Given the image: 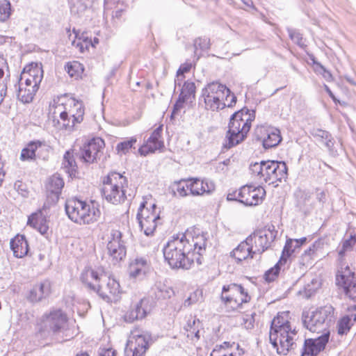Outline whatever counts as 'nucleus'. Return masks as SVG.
Wrapping results in <instances>:
<instances>
[{"label": "nucleus", "mask_w": 356, "mask_h": 356, "mask_svg": "<svg viewBox=\"0 0 356 356\" xmlns=\"http://www.w3.org/2000/svg\"><path fill=\"white\" fill-rule=\"evenodd\" d=\"M196 92V86L194 82L186 81L184 82L179 96L188 100L191 98L195 99Z\"/></svg>", "instance_id": "obj_38"}, {"label": "nucleus", "mask_w": 356, "mask_h": 356, "mask_svg": "<svg viewBox=\"0 0 356 356\" xmlns=\"http://www.w3.org/2000/svg\"><path fill=\"white\" fill-rule=\"evenodd\" d=\"M194 48L196 50L198 49L204 50L209 47V40L207 38H198L194 41Z\"/></svg>", "instance_id": "obj_51"}, {"label": "nucleus", "mask_w": 356, "mask_h": 356, "mask_svg": "<svg viewBox=\"0 0 356 356\" xmlns=\"http://www.w3.org/2000/svg\"><path fill=\"white\" fill-rule=\"evenodd\" d=\"M250 299L251 297L241 284L232 283L222 287L221 300L226 305H230L233 309L250 302Z\"/></svg>", "instance_id": "obj_9"}, {"label": "nucleus", "mask_w": 356, "mask_h": 356, "mask_svg": "<svg viewBox=\"0 0 356 356\" xmlns=\"http://www.w3.org/2000/svg\"><path fill=\"white\" fill-rule=\"evenodd\" d=\"M93 0H74L71 7V12L78 15L82 14L92 5Z\"/></svg>", "instance_id": "obj_40"}, {"label": "nucleus", "mask_w": 356, "mask_h": 356, "mask_svg": "<svg viewBox=\"0 0 356 356\" xmlns=\"http://www.w3.org/2000/svg\"><path fill=\"white\" fill-rule=\"evenodd\" d=\"M351 318L349 316H345L343 318L340 319V321L338 322V334L340 335L346 334H347L350 327Z\"/></svg>", "instance_id": "obj_46"}, {"label": "nucleus", "mask_w": 356, "mask_h": 356, "mask_svg": "<svg viewBox=\"0 0 356 356\" xmlns=\"http://www.w3.org/2000/svg\"><path fill=\"white\" fill-rule=\"evenodd\" d=\"M250 236H252V241L254 240V241L255 250L254 252H255V253L258 252L259 254H261L270 247L268 243L266 241L261 234H255L254 231Z\"/></svg>", "instance_id": "obj_39"}, {"label": "nucleus", "mask_w": 356, "mask_h": 356, "mask_svg": "<svg viewBox=\"0 0 356 356\" xmlns=\"http://www.w3.org/2000/svg\"><path fill=\"white\" fill-rule=\"evenodd\" d=\"M126 178L118 172H111L104 179L101 189L102 196L113 204L124 202L127 199L124 184Z\"/></svg>", "instance_id": "obj_7"}, {"label": "nucleus", "mask_w": 356, "mask_h": 356, "mask_svg": "<svg viewBox=\"0 0 356 356\" xmlns=\"http://www.w3.org/2000/svg\"><path fill=\"white\" fill-rule=\"evenodd\" d=\"M286 314H278L271 321L269 339L279 355H286L296 346L297 332L292 329L290 322L285 318Z\"/></svg>", "instance_id": "obj_2"}, {"label": "nucleus", "mask_w": 356, "mask_h": 356, "mask_svg": "<svg viewBox=\"0 0 356 356\" xmlns=\"http://www.w3.org/2000/svg\"><path fill=\"white\" fill-rule=\"evenodd\" d=\"M148 270V264L146 259L136 258L129 266V276L131 278L142 280Z\"/></svg>", "instance_id": "obj_30"}, {"label": "nucleus", "mask_w": 356, "mask_h": 356, "mask_svg": "<svg viewBox=\"0 0 356 356\" xmlns=\"http://www.w3.org/2000/svg\"><path fill=\"white\" fill-rule=\"evenodd\" d=\"M238 196L239 202L245 206H256L262 202L266 196V191L262 186L245 185L240 188Z\"/></svg>", "instance_id": "obj_15"}, {"label": "nucleus", "mask_w": 356, "mask_h": 356, "mask_svg": "<svg viewBox=\"0 0 356 356\" xmlns=\"http://www.w3.org/2000/svg\"><path fill=\"white\" fill-rule=\"evenodd\" d=\"M225 107L226 106L232 107L236 102V97L235 96V95L234 93H232L230 91V95H229V97L228 98V101L225 100Z\"/></svg>", "instance_id": "obj_60"}, {"label": "nucleus", "mask_w": 356, "mask_h": 356, "mask_svg": "<svg viewBox=\"0 0 356 356\" xmlns=\"http://www.w3.org/2000/svg\"><path fill=\"white\" fill-rule=\"evenodd\" d=\"M74 106L76 109V113L72 114V120L70 122L68 118V114L66 111H62L60 113V118L63 121V126L66 130L71 131L74 129L76 123H81L83 120L84 109L82 106L81 103L75 102L73 99Z\"/></svg>", "instance_id": "obj_26"}, {"label": "nucleus", "mask_w": 356, "mask_h": 356, "mask_svg": "<svg viewBox=\"0 0 356 356\" xmlns=\"http://www.w3.org/2000/svg\"><path fill=\"white\" fill-rule=\"evenodd\" d=\"M191 67H192V64L191 63H185L181 65V66L179 67V68L178 69V70L177 72V80L175 81V86L176 85H178L179 86H181V83H177V81H179V77H181V76L182 77V79L184 78V74L188 72L191 70Z\"/></svg>", "instance_id": "obj_50"}, {"label": "nucleus", "mask_w": 356, "mask_h": 356, "mask_svg": "<svg viewBox=\"0 0 356 356\" xmlns=\"http://www.w3.org/2000/svg\"><path fill=\"white\" fill-rule=\"evenodd\" d=\"M100 356H116V351L112 349L104 350L102 353H100Z\"/></svg>", "instance_id": "obj_64"}, {"label": "nucleus", "mask_w": 356, "mask_h": 356, "mask_svg": "<svg viewBox=\"0 0 356 356\" xmlns=\"http://www.w3.org/2000/svg\"><path fill=\"white\" fill-rule=\"evenodd\" d=\"M295 250L296 249H294L293 245V239H287L285 245L284 246L279 263H286L288 258L292 254Z\"/></svg>", "instance_id": "obj_44"}, {"label": "nucleus", "mask_w": 356, "mask_h": 356, "mask_svg": "<svg viewBox=\"0 0 356 356\" xmlns=\"http://www.w3.org/2000/svg\"><path fill=\"white\" fill-rule=\"evenodd\" d=\"M252 236H249L245 241L241 242L232 252L231 255L239 264L248 257L253 258L255 252L252 251Z\"/></svg>", "instance_id": "obj_25"}, {"label": "nucleus", "mask_w": 356, "mask_h": 356, "mask_svg": "<svg viewBox=\"0 0 356 356\" xmlns=\"http://www.w3.org/2000/svg\"><path fill=\"white\" fill-rule=\"evenodd\" d=\"M27 225L37 229L41 234L44 235L49 230V221L41 211L31 214L27 221Z\"/></svg>", "instance_id": "obj_29"}, {"label": "nucleus", "mask_w": 356, "mask_h": 356, "mask_svg": "<svg viewBox=\"0 0 356 356\" xmlns=\"http://www.w3.org/2000/svg\"><path fill=\"white\" fill-rule=\"evenodd\" d=\"M43 71L38 63L31 62L24 67V79L25 85L31 86V89H26L28 94L24 95V103H29L39 88V85L42 79Z\"/></svg>", "instance_id": "obj_8"}, {"label": "nucleus", "mask_w": 356, "mask_h": 356, "mask_svg": "<svg viewBox=\"0 0 356 356\" xmlns=\"http://www.w3.org/2000/svg\"><path fill=\"white\" fill-rule=\"evenodd\" d=\"M215 190V185L213 182L204 180V185L203 186V193L210 194Z\"/></svg>", "instance_id": "obj_56"}, {"label": "nucleus", "mask_w": 356, "mask_h": 356, "mask_svg": "<svg viewBox=\"0 0 356 356\" xmlns=\"http://www.w3.org/2000/svg\"><path fill=\"white\" fill-rule=\"evenodd\" d=\"M303 326L312 332H324L334 321V308L330 305L321 307L313 312L304 311L302 314Z\"/></svg>", "instance_id": "obj_5"}, {"label": "nucleus", "mask_w": 356, "mask_h": 356, "mask_svg": "<svg viewBox=\"0 0 356 356\" xmlns=\"http://www.w3.org/2000/svg\"><path fill=\"white\" fill-rule=\"evenodd\" d=\"M49 146L39 140L30 141L24 147V161L46 160L49 156Z\"/></svg>", "instance_id": "obj_17"}, {"label": "nucleus", "mask_w": 356, "mask_h": 356, "mask_svg": "<svg viewBox=\"0 0 356 356\" xmlns=\"http://www.w3.org/2000/svg\"><path fill=\"white\" fill-rule=\"evenodd\" d=\"M102 280V274H99L92 268H86L80 275L81 282L90 291H97V284Z\"/></svg>", "instance_id": "obj_28"}, {"label": "nucleus", "mask_w": 356, "mask_h": 356, "mask_svg": "<svg viewBox=\"0 0 356 356\" xmlns=\"http://www.w3.org/2000/svg\"><path fill=\"white\" fill-rule=\"evenodd\" d=\"M329 339L330 331H327L316 339H305L301 356H316L325 349Z\"/></svg>", "instance_id": "obj_19"}, {"label": "nucleus", "mask_w": 356, "mask_h": 356, "mask_svg": "<svg viewBox=\"0 0 356 356\" xmlns=\"http://www.w3.org/2000/svg\"><path fill=\"white\" fill-rule=\"evenodd\" d=\"M336 284L343 290L346 296L356 302V273L348 266L338 270Z\"/></svg>", "instance_id": "obj_11"}, {"label": "nucleus", "mask_w": 356, "mask_h": 356, "mask_svg": "<svg viewBox=\"0 0 356 356\" xmlns=\"http://www.w3.org/2000/svg\"><path fill=\"white\" fill-rule=\"evenodd\" d=\"M162 131V125L154 130L147 140L146 144L139 148L138 152L141 155L146 156L149 152L153 153L164 147V143L161 139Z\"/></svg>", "instance_id": "obj_22"}, {"label": "nucleus", "mask_w": 356, "mask_h": 356, "mask_svg": "<svg viewBox=\"0 0 356 356\" xmlns=\"http://www.w3.org/2000/svg\"><path fill=\"white\" fill-rule=\"evenodd\" d=\"M186 183V188H189L190 193L194 196L203 195V186L204 180H200L197 178H192L187 180Z\"/></svg>", "instance_id": "obj_35"}, {"label": "nucleus", "mask_w": 356, "mask_h": 356, "mask_svg": "<svg viewBox=\"0 0 356 356\" xmlns=\"http://www.w3.org/2000/svg\"><path fill=\"white\" fill-rule=\"evenodd\" d=\"M288 177V168L284 161L270 160L267 177L264 182L273 184L286 180Z\"/></svg>", "instance_id": "obj_20"}, {"label": "nucleus", "mask_w": 356, "mask_h": 356, "mask_svg": "<svg viewBox=\"0 0 356 356\" xmlns=\"http://www.w3.org/2000/svg\"><path fill=\"white\" fill-rule=\"evenodd\" d=\"M22 181L20 180H17L14 184V190L18 193L19 195H21L22 191Z\"/></svg>", "instance_id": "obj_63"}, {"label": "nucleus", "mask_w": 356, "mask_h": 356, "mask_svg": "<svg viewBox=\"0 0 356 356\" xmlns=\"http://www.w3.org/2000/svg\"><path fill=\"white\" fill-rule=\"evenodd\" d=\"M136 143V138L131 137L129 139L119 143L116 146V151L120 154H126L132 147H134Z\"/></svg>", "instance_id": "obj_42"}, {"label": "nucleus", "mask_w": 356, "mask_h": 356, "mask_svg": "<svg viewBox=\"0 0 356 356\" xmlns=\"http://www.w3.org/2000/svg\"><path fill=\"white\" fill-rule=\"evenodd\" d=\"M43 321L46 326L53 332L60 330L67 321L66 314L61 309H53L43 316Z\"/></svg>", "instance_id": "obj_23"}, {"label": "nucleus", "mask_w": 356, "mask_h": 356, "mask_svg": "<svg viewBox=\"0 0 356 356\" xmlns=\"http://www.w3.org/2000/svg\"><path fill=\"white\" fill-rule=\"evenodd\" d=\"M200 324V321L199 319H194L193 321V325H191L189 323L188 324V326L189 327L188 329H186V330L188 332V336L190 334H193L198 329V325Z\"/></svg>", "instance_id": "obj_57"}, {"label": "nucleus", "mask_w": 356, "mask_h": 356, "mask_svg": "<svg viewBox=\"0 0 356 356\" xmlns=\"http://www.w3.org/2000/svg\"><path fill=\"white\" fill-rule=\"evenodd\" d=\"M230 89L225 85L213 81L207 83L202 89L199 99L200 104L204 102L206 110L218 111L225 108V101H228Z\"/></svg>", "instance_id": "obj_4"}, {"label": "nucleus", "mask_w": 356, "mask_h": 356, "mask_svg": "<svg viewBox=\"0 0 356 356\" xmlns=\"http://www.w3.org/2000/svg\"><path fill=\"white\" fill-rule=\"evenodd\" d=\"M8 66L4 58L0 55V104L7 90V79L9 77Z\"/></svg>", "instance_id": "obj_32"}, {"label": "nucleus", "mask_w": 356, "mask_h": 356, "mask_svg": "<svg viewBox=\"0 0 356 356\" xmlns=\"http://www.w3.org/2000/svg\"><path fill=\"white\" fill-rule=\"evenodd\" d=\"M287 31L289 33V36L291 40L298 44L300 47H303L304 43L302 42V34L297 30L288 28Z\"/></svg>", "instance_id": "obj_48"}, {"label": "nucleus", "mask_w": 356, "mask_h": 356, "mask_svg": "<svg viewBox=\"0 0 356 356\" xmlns=\"http://www.w3.org/2000/svg\"><path fill=\"white\" fill-rule=\"evenodd\" d=\"M10 15V3L8 0H0V22L6 21Z\"/></svg>", "instance_id": "obj_47"}, {"label": "nucleus", "mask_w": 356, "mask_h": 356, "mask_svg": "<svg viewBox=\"0 0 356 356\" xmlns=\"http://www.w3.org/2000/svg\"><path fill=\"white\" fill-rule=\"evenodd\" d=\"M145 202L140 204L136 218L140 230L143 231L146 236H151L154 234L160 218L159 214L151 212L147 209H145Z\"/></svg>", "instance_id": "obj_14"}, {"label": "nucleus", "mask_w": 356, "mask_h": 356, "mask_svg": "<svg viewBox=\"0 0 356 356\" xmlns=\"http://www.w3.org/2000/svg\"><path fill=\"white\" fill-rule=\"evenodd\" d=\"M64 186V181L62 178L57 175H53L49 179L47 184V201L51 204H56Z\"/></svg>", "instance_id": "obj_24"}, {"label": "nucleus", "mask_w": 356, "mask_h": 356, "mask_svg": "<svg viewBox=\"0 0 356 356\" xmlns=\"http://www.w3.org/2000/svg\"><path fill=\"white\" fill-rule=\"evenodd\" d=\"M277 233L278 232L275 229V225L272 224L266 225L263 229L255 231V234H261L270 246L276 238Z\"/></svg>", "instance_id": "obj_34"}, {"label": "nucleus", "mask_w": 356, "mask_h": 356, "mask_svg": "<svg viewBox=\"0 0 356 356\" xmlns=\"http://www.w3.org/2000/svg\"><path fill=\"white\" fill-rule=\"evenodd\" d=\"M186 100L179 95V98L174 105L172 112V116L175 115L178 111L183 108L184 104Z\"/></svg>", "instance_id": "obj_55"}, {"label": "nucleus", "mask_w": 356, "mask_h": 356, "mask_svg": "<svg viewBox=\"0 0 356 356\" xmlns=\"http://www.w3.org/2000/svg\"><path fill=\"white\" fill-rule=\"evenodd\" d=\"M96 293L107 302L116 301L120 293V286L115 279L102 275V281L97 284Z\"/></svg>", "instance_id": "obj_13"}, {"label": "nucleus", "mask_w": 356, "mask_h": 356, "mask_svg": "<svg viewBox=\"0 0 356 356\" xmlns=\"http://www.w3.org/2000/svg\"><path fill=\"white\" fill-rule=\"evenodd\" d=\"M186 181L187 180L181 179L174 182L173 185L171 186L173 196L175 197L177 193L181 197H186L188 195L187 191L189 190V188H186V184H184Z\"/></svg>", "instance_id": "obj_41"}, {"label": "nucleus", "mask_w": 356, "mask_h": 356, "mask_svg": "<svg viewBox=\"0 0 356 356\" xmlns=\"http://www.w3.org/2000/svg\"><path fill=\"white\" fill-rule=\"evenodd\" d=\"M107 250L109 255L116 261H121L126 256V248L122 241V233L112 229L108 238Z\"/></svg>", "instance_id": "obj_18"}, {"label": "nucleus", "mask_w": 356, "mask_h": 356, "mask_svg": "<svg viewBox=\"0 0 356 356\" xmlns=\"http://www.w3.org/2000/svg\"><path fill=\"white\" fill-rule=\"evenodd\" d=\"M62 165L65 172L69 173L70 176L76 172V164L73 154L70 151L65 152Z\"/></svg>", "instance_id": "obj_36"}, {"label": "nucleus", "mask_w": 356, "mask_h": 356, "mask_svg": "<svg viewBox=\"0 0 356 356\" xmlns=\"http://www.w3.org/2000/svg\"><path fill=\"white\" fill-rule=\"evenodd\" d=\"M255 313L245 314L243 317V325L246 329H252L254 327Z\"/></svg>", "instance_id": "obj_52"}, {"label": "nucleus", "mask_w": 356, "mask_h": 356, "mask_svg": "<svg viewBox=\"0 0 356 356\" xmlns=\"http://www.w3.org/2000/svg\"><path fill=\"white\" fill-rule=\"evenodd\" d=\"M147 299H141L136 305L132 306L124 316L127 323H133L134 321L142 320L146 317L148 312L147 309Z\"/></svg>", "instance_id": "obj_27"}, {"label": "nucleus", "mask_w": 356, "mask_h": 356, "mask_svg": "<svg viewBox=\"0 0 356 356\" xmlns=\"http://www.w3.org/2000/svg\"><path fill=\"white\" fill-rule=\"evenodd\" d=\"M307 241L306 237H302L298 239H293L294 249L299 248L302 245H303Z\"/></svg>", "instance_id": "obj_62"}, {"label": "nucleus", "mask_w": 356, "mask_h": 356, "mask_svg": "<svg viewBox=\"0 0 356 356\" xmlns=\"http://www.w3.org/2000/svg\"><path fill=\"white\" fill-rule=\"evenodd\" d=\"M51 293V282L46 280L34 285L28 292L26 299L31 303H37L48 298Z\"/></svg>", "instance_id": "obj_21"}, {"label": "nucleus", "mask_w": 356, "mask_h": 356, "mask_svg": "<svg viewBox=\"0 0 356 356\" xmlns=\"http://www.w3.org/2000/svg\"><path fill=\"white\" fill-rule=\"evenodd\" d=\"M207 242L204 234L195 237L189 234L173 236L163 248L164 259L172 269L188 270L195 262L201 265Z\"/></svg>", "instance_id": "obj_1"}, {"label": "nucleus", "mask_w": 356, "mask_h": 356, "mask_svg": "<svg viewBox=\"0 0 356 356\" xmlns=\"http://www.w3.org/2000/svg\"><path fill=\"white\" fill-rule=\"evenodd\" d=\"M323 243L321 241H316L312 245L306 250L302 254V259L304 262L312 263V260L319 257L318 251L322 249Z\"/></svg>", "instance_id": "obj_33"}, {"label": "nucleus", "mask_w": 356, "mask_h": 356, "mask_svg": "<svg viewBox=\"0 0 356 356\" xmlns=\"http://www.w3.org/2000/svg\"><path fill=\"white\" fill-rule=\"evenodd\" d=\"M65 70L71 77H77L83 72V67L80 63L74 61L67 63Z\"/></svg>", "instance_id": "obj_43"}, {"label": "nucleus", "mask_w": 356, "mask_h": 356, "mask_svg": "<svg viewBox=\"0 0 356 356\" xmlns=\"http://www.w3.org/2000/svg\"><path fill=\"white\" fill-rule=\"evenodd\" d=\"M316 199L323 205L327 201V193L319 188H315Z\"/></svg>", "instance_id": "obj_54"}, {"label": "nucleus", "mask_w": 356, "mask_h": 356, "mask_svg": "<svg viewBox=\"0 0 356 356\" xmlns=\"http://www.w3.org/2000/svg\"><path fill=\"white\" fill-rule=\"evenodd\" d=\"M151 335L143 331H134L128 340L125 349V356H143L149 348Z\"/></svg>", "instance_id": "obj_10"}, {"label": "nucleus", "mask_w": 356, "mask_h": 356, "mask_svg": "<svg viewBox=\"0 0 356 356\" xmlns=\"http://www.w3.org/2000/svg\"><path fill=\"white\" fill-rule=\"evenodd\" d=\"M65 211L69 218L76 223L90 224L99 216V210L93 205L76 198L70 199L65 203Z\"/></svg>", "instance_id": "obj_6"}, {"label": "nucleus", "mask_w": 356, "mask_h": 356, "mask_svg": "<svg viewBox=\"0 0 356 356\" xmlns=\"http://www.w3.org/2000/svg\"><path fill=\"white\" fill-rule=\"evenodd\" d=\"M227 199L229 201H232V200L238 201V199H239L238 191H233L232 193H229L227 194Z\"/></svg>", "instance_id": "obj_61"}, {"label": "nucleus", "mask_w": 356, "mask_h": 356, "mask_svg": "<svg viewBox=\"0 0 356 356\" xmlns=\"http://www.w3.org/2000/svg\"><path fill=\"white\" fill-rule=\"evenodd\" d=\"M249 170L252 176L261 181V175L262 170V163L261 162H255L250 163Z\"/></svg>", "instance_id": "obj_49"}, {"label": "nucleus", "mask_w": 356, "mask_h": 356, "mask_svg": "<svg viewBox=\"0 0 356 356\" xmlns=\"http://www.w3.org/2000/svg\"><path fill=\"white\" fill-rule=\"evenodd\" d=\"M10 248L16 258H22V235L17 234L10 241Z\"/></svg>", "instance_id": "obj_37"}, {"label": "nucleus", "mask_w": 356, "mask_h": 356, "mask_svg": "<svg viewBox=\"0 0 356 356\" xmlns=\"http://www.w3.org/2000/svg\"><path fill=\"white\" fill-rule=\"evenodd\" d=\"M356 243V235H350L348 239L344 240L342 242L341 247L343 250H351Z\"/></svg>", "instance_id": "obj_53"}, {"label": "nucleus", "mask_w": 356, "mask_h": 356, "mask_svg": "<svg viewBox=\"0 0 356 356\" xmlns=\"http://www.w3.org/2000/svg\"><path fill=\"white\" fill-rule=\"evenodd\" d=\"M254 112L243 108L235 112L230 118L228 131L226 134V142L223 147L230 149L243 141L249 132L251 123L254 119Z\"/></svg>", "instance_id": "obj_3"}, {"label": "nucleus", "mask_w": 356, "mask_h": 356, "mask_svg": "<svg viewBox=\"0 0 356 356\" xmlns=\"http://www.w3.org/2000/svg\"><path fill=\"white\" fill-rule=\"evenodd\" d=\"M283 264L278 261L273 268L264 273V277L267 282H271L276 280L280 271V266Z\"/></svg>", "instance_id": "obj_45"}, {"label": "nucleus", "mask_w": 356, "mask_h": 356, "mask_svg": "<svg viewBox=\"0 0 356 356\" xmlns=\"http://www.w3.org/2000/svg\"><path fill=\"white\" fill-rule=\"evenodd\" d=\"M254 137L258 141H261L265 149L277 147L282 141L280 131L275 127L258 126L254 131Z\"/></svg>", "instance_id": "obj_12"}, {"label": "nucleus", "mask_w": 356, "mask_h": 356, "mask_svg": "<svg viewBox=\"0 0 356 356\" xmlns=\"http://www.w3.org/2000/svg\"><path fill=\"white\" fill-rule=\"evenodd\" d=\"M311 134L318 142L323 143L331 154H334L335 152L334 149L335 140L329 131L320 129H314L311 131Z\"/></svg>", "instance_id": "obj_31"}, {"label": "nucleus", "mask_w": 356, "mask_h": 356, "mask_svg": "<svg viewBox=\"0 0 356 356\" xmlns=\"http://www.w3.org/2000/svg\"><path fill=\"white\" fill-rule=\"evenodd\" d=\"M104 141L100 138H94L85 144L80 150V159L85 163L97 161L104 147Z\"/></svg>", "instance_id": "obj_16"}, {"label": "nucleus", "mask_w": 356, "mask_h": 356, "mask_svg": "<svg viewBox=\"0 0 356 356\" xmlns=\"http://www.w3.org/2000/svg\"><path fill=\"white\" fill-rule=\"evenodd\" d=\"M269 162H270V160L261 161L262 170H261V181H264V179H266L267 177V173H268V167H269Z\"/></svg>", "instance_id": "obj_58"}, {"label": "nucleus", "mask_w": 356, "mask_h": 356, "mask_svg": "<svg viewBox=\"0 0 356 356\" xmlns=\"http://www.w3.org/2000/svg\"><path fill=\"white\" fill-rule=\"evenodd\" d=\"M314 63L316 67H319L323 71V75L327 80H329L332 78L331 73L327 71L320 63L314 62Z\"/></svg>", "instance_id": "obj_59"}]
</instances>
